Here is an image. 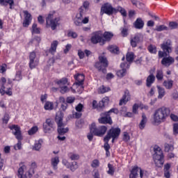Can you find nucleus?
Segmentation results:
<instances>
[{"mask_svg":"<svg viewBox=\"0 0 178 178\" xmlns=\"http://www.w3.org/2000/svg\"><path fill=\"white\" fill-rule=\"evenodd\" d=\"M169 116H170V108L165 106L160 107L153 113V123L159 125L166 122Z\"/></svg>","mask_w":178,"mask_h":178,"instance_id":"f257e3e1","label":"nucleus"},{"mask_svg":"<svg viewBox=\"0 0 178 178\" xmlns=\"http://www.w3.org/2000/svg\"><path fill=\"white\" fill-rule=\"evenodd\" d=\"M56 11H50L49 13L46 17V29H51V30H55L58 26H59V22H60V17H56Z\"/></svg>","mask_w":178,"mask_h":178,"instance_id":"f03ea898","label":"nucleus"},{"mask_svg":"<svg viewBox=\"0 0 178 178\" xmlns=\"http://www.w3.org/2000/svg\"><path fill=\"white\" fill-rule=\"evenodd\" d=\"M154 154L153 156L154 162L157 168H162L165 163V156L162 149L158 145L154 147Z\"/></svg>","mask_w":178,"mask_h":178,"instance_id":"7ed1b4c3","label":"nucleus"},{"mask_svg":"<svg viewBox=\"0 0 178 178\" xmlns=\"http://www.w3.org/2000/svg\"><path fill=\"white\" fill-rule=\"evenodd\" d=\"M99 61H97L94 64V67L98 70V72H102L104 74H106V67L109 66V61L105 56H99Z\"/></svg>","mask_w":178,"mask_h":178,"instance_id":"20e7f679","label":"nucleus"},{"mask_svg":"<svg viewBox=\"0 0 178 178\" xmlns=\"http://www.w3.org/2000/svg\"><path fill=\"white\" fill-rule=\"evenodd\" d=\"M90 133H92L96 137H104L108 131V127L105 125L97 127L95 122H92L90 126Z\"/></svg>","mask_w":178,"mask_h":178,"instance_id":"39448f33","label":"nucleus"},{"mask_svg":"<svg viewBox=\"0 0 178 178\" xmlns=\"http://www.w3.org/2000/svg\"><path fill=\"white\" fill-rule=\"evenodd\" d=\"M121 130L120 128L116 127L113 128L112 127L110 129L106 136L104 138V143H109V140L112 138V137H115L117 138H119V136H120Z\"/></svg>","mask_w":178,"mask_h":178,"instance_id":"423d86ee","label":"nucleus"},{"mask_svg":"<svg viewBox=\"0 0 178 178\" xmlns=\"http://www.w3.org/2000/svg\"><path fill=\"white\" fill-rule=\"evenodd\" d=\"M90 42L93 44V45H97V44L104 45V42L102 40V31H96L93 32L90 37Z\"/></svg>","mask_w":178,"mask_h":178,"instance_id":"0eeeda50","label":"nucleus"},{"mask_svg":"<svg viewBox=\"0 0 178 178\" xmlns=\"http://www.w3.org/2000/svg\"><path fill=\"white\" fill-rule=\"evenodd\" d=\"M55 121L57 124L58 133L60 136H63V134L69 131V128H65V124L63 123V118L62 117L56 116Z\"/></svg>","mask_w":178,"mask_h":178,"instance_id":"6e6552de","label":"nucleus"},{"mask_svg":"<svg viewBox=\"0 0 178 178\" xmlns=\"http://www.w3.org/2000/svg\"><path fill=\"white\" fill-rule=\"evenodd\" d=\"M8 129L12 131V134L15 136L19 141L23 140V135L22 134V128L18 124H12L8 126Z\"/></svg>","mask_w":178,"mask_h":178,"instance_id":"1a4fd4ad","label":"nucleus"},{"mask_svg":"<svg viewBox=\"0 0 178 178\" xmlns=\"http://www.w3.org/2000/svg\"><path fill=\"white\" fill-rule=\"evenodd\" d=\"M55 130V122L51 118H47L43 123L44 133H52Z\"/></svg>","mask_w":178,"mask_h":178,"instance_id":"9d476101","label":"nucleus"},{"mask_svg":"<svg viewBox=\"0 0 178 178\" xmlns=\"http://www.w3.org/2000/svg\"><path fill=\"white\" fill-rule=\"evenodd\" d=\"M40 63V60L37 58V54H35V51H31L29 54V68L33 70V69H35L38 64Z\"/></svg>","mask_w":178,"mask_h":178,"instance_id":"9b49d317","label":"nucleus"},{"mask_svg":"<svg viewBox=\"0 0 178 178\" xmlns=\"http://www.w3.org/2000/svg\"><path fill=\"white\" fill-rule=\"evenodd\" d=\"M115 11L116 8H113V6H112V4L109 3H105L101 7L102 15H104V13H105V15H108V16H111V15H113Z\"/></svg>","mask_w":178,"mask_h":178,"instance_id":"f8f14e48","label":"nucleus"},{"mask_svg":"<svg viewBox=\"0 0 178 178\" xmlns=\"http://www.w3.org/2000/svg\"><path fill=\"white\" fill-rule=\"evenodd\" d=\"M27 169V167L26 165H24L23 163H19V168L17 171V176L19 178H31L33 177V174L30 172H26L24 175V170Z\"/></svg>","mask_w":178,"mask_h":178,"instance_id":"ddd939ff","label":"nucleus"},{"mask_svg":"<svg viewBox=\"0 0 178 178\" xmlns=\"http://www.w3.org/2000/svg\"><path fill=\"white\" fill-rule=\"evenodd\" d=\"M120 68L121 70H119L117 71L116 74L118 77H120V79H122L127 74V70L130 69V64L128 63H122L120 64Z\"/></svg>","mask_w":178,"mask_h":178,"instance_id":"4468645a","label":"nucleus"},{"mask_svg":"<svg viewBox=\"0 0 178 178\" xmlns=\"http://www.w3.org/2000/svg\"><path fill=\"white\" fill-rule=\"evenodd\" d=\"M144 41V35L142 33H138L134 35V37L131 38L130 44L132 48H136L138 44Z\"/></svg>","mask_w":178,"mask_h":178,"instance_id":"2eb2a0df","label":"nucleus"},{"mask_svg":"<svg viewBox=\"0 0 178 178\" xmlns=\"http://www.w3.org/2000/svg\"><path fill=\"white\" fill-rule=\"evenodd\" d=\"M101 116L102 117L98 119V122L101 124H112V123H113L112 118L106 112L102 113Z\"/></svg>","mask_w":178,"mask_h":178,"instance_id":"dca6fc26","label":"nucleus"},{"mask_svg":"<svg viewBox=\"0 0 178 178\" xmlns=\"http://www.w3.org/2000/svg\"><path fill=\"white\" fill-rule=\"evenodd\" d=\"M23 13L24 19L22 23V26L23 27H29L30 24H31V20H33V17L28 10H23Z\"/></svg>","mask_w":178,"mask_h":178,"instance_id":"f3484780","label":"nucleus"},{"mask_svg":"<svg viewBox=\"0 0 178 178\" xmlns=\"http://www.w3.org/2000/svg\"><path fill=\"white\" fill-rule=\"evenodd\" d=\"M161 49L167 53L168 55L169 54H172V40L168 39L165 40L163 44H161Z\"/></svg>","mask_w":178,"mask_h":178,"instance_id":"a211bd4d","label":"nucleus"},{"mask_svg":"<svg viewBox=\"0 0 178 178\" xmlns=\"http://www.w3.org/2000/svg\"><path fill=\"white\" fill-rule=\"evenodd\" d=\"M131 99L130 92L129 90H125L124 95H122V99L120 100L119 105L122 106V105H126L129 101Z\"/></svg>","mask_w":178,"mask_h":178,"instance_id":"6ab92c4d","label":"nucleus"},{"mask_svg":"<svg viewBox=\"0 0 178 178\" xmlns=\"http://www.w3.org/2000/svg\"><path fill=\"white\" fill-rule=\"evenodd\" d=\"M112 38H113V33L112 32L105 31L102 33L103 45H105L106 42H110Z\"/></svg>","mask_w":178,"mask_h":178,"instance_id":"aec40b11","label":"nucleus"},{"mask_svg":"<svg viewBox=\"0 0 178 178\" xmlns=\"http://www.w3.org/2000/svg\"><path fill=\"white\" fill-rule=\"evenodd\" d=\"M74 78L76 80L75 83L76 86H83V84H84V80L86 79L84 74L78 73L74 76Z\"/></svg>","mask_w":178,"mask_h":178,"instance_id":"412c9836","label":"nucleus"},{"mask_svg":"<svg viewBox=\"0 0 178 178\" xmlns=\"http://www.w3.org/2000/svg\"><path fill=\"white\" fill-rule=\"evenodd\" d=\"M175 63V58L169 56V57H163L161 60V65L163 66H165L166 67H169L172 63Z\"/></svg>","mask_w":178,"mask_h":178,"instance_id":"4be33fe9","label":"nucleus"},{"mask_svg":"<svg viewBox=\"0 0 178 178\" xmlns=\"http://www.w3.org/2000/svg\"><path fill=\"white\" fill-rule=\"evenodd\" d=\"M134 27L137 30H141L144 29V21L142 18L138 17L136 20L134 22Z\"/></svg>","mask_w":178,"mask_h":178,"instance_id":"5701e85b","label":"nucleus"},{"mask_svg":"<svg viewBox=\"0 0 178 178\" xmlns=\"http://www.w3.org/2000/svg\"><path fill=\"white\" fill-rule=\"evenodd\" d=\"M58 45H59V42H58V40H54L51 42V47L49 49V54H51V55H55V54L56 53Z\"/></svg>","mask_w":178,"mask_h":178,"instance_id":"b1692460","label":"nucleus"},{"mask_svg":"<svg viewBox=\"0 0 178 178\" xmlns=\"http://www.w3.org/2000/svg\"><path fill=\"white\" fill-rule=\"evenodd\" d=\"M88 8H90V2L88 1H84L83 5L79 8V13L81 15H86L87 13V11L88 10Z\"/></svg>","mask_w":178,"mask_h":178,"instance_id":"393cba45","label":"nucleus"},{"mask_svg":"<svg viewBox=\"0 0 178 178\" xmlns=\"http://www.w3.org/2000/svg\"><path fill=\"white\" fill-rule=\"evenodd\" d=\"M109 103V98L108 97H104L102 99V101H100L98 104L96 106L95 108H97V109H102L103 108H105V105H108V104Z\"/></svg>","mask_w":178,"mask_h":178,"instance_id":"a878e982","label":"nucleus"},{"mask_svg":"<svg viewBox=\"0 0 178 178\" xmlns=\"http://www.w3.org/2000/svg\"><path fill=\"white\" fill-rule=\"evenodd\" d=\"M84 15L85 14H81V13H79V14L76 15V17L74 19V23L75 26H80L83 25L82 19Z\"/></svg>","mask_w":178,"mask_h":178,"instance_id":"bb28decb","label":"nucleus"},{"mask_svg":"<svg viewBox=\"0 0 178 178\" xmlns=\"http://www.w3.org/2000/svg\"><path fill=\"white\" fill-rule=\"evenodd\" d=\"M147 115H145V113H142V120L139 123V129L140 130H144L145 129V125L147 124Z\"/></svg>","mask_w":178,"mask_h":178,"instance_id":"cd10ccee","label":"nucleus"},{"mask_svg":"<svg viewBox=\"0 0 178 178\" xmlns=\"http://www.w3.org/2000/svg\"><path fill=\"white\" fill-rule=\"evenodd\" d=\"M138 170H140V168L138 165L134 166L131 170V173L129 175V178L138 177Z\"/></svg>","mask_w":178,"mask_h":178,"instance_id":"c85d7f7f","label":"nucleus"},{"mask_svg":"<svg viewBox=\"0 0 178 178\" xmlns=\"http://www.w3.org/2000/svg\"><path fill=\"white\" fill-rule=\"evenodd\" d=\"M55 83L60 87L62 86H69V79H67L66 77H63L60 79L56 80Z\"/></svg>","mask_w":178,"mask_h":178,"instance_id":"c756f323","label":"nucleus"},{"mask_svg":"<svg viewBox=\"0 0 178 178\" xmlns=\"http://www.w3.org/2000/svg\"><path fill=\"white\" fill-rule=\"evenodd\" d=\"M107 49L111 54H115V55H119L120 54L119 47L116 45L111 44L108 47Z\"/></svg>","mask_w":178,"mask_h":178,"instance_id":"7c9ffc66","label":"nucleus"},{"mask_svg":"<svg viewBox=\"0 0 178 178\" xmlns=\"http://www.w3.org/2000/svg\"><path fill=\"white\" fill-rule=\"evenodd\" d=\"M173 83L174 81L172 79L165 80L163 81V86L166 90H172L173 88Z\"/></svg>","mask_w":178,"mask_h":178,"instance_id":"2f4dec72","label":"nucleus"},{"mask_svg":"<svg viewBox=\"0 0 178 178\" xmlns=\"http://www.w3.org/2000/svg\"><path fill=\"white\" fill-rule=\"evenodd\" d=\"M2 6H8L9 5L10 9H13V6H15V1L13 0H3L2 2H0Z\"/></svg>","mask_w":178,"mask_h":178,"instance_id":"473e14b6","label":"nucleus"},{"mask_svg":"<svg viewBox=\"0 0 178 178\" xmlns=\"http://www.w3.org/2000/svg\"><path fill=\"white\" fill-rule=\"evenodd\" d=\"M59 157L56 156L54 158H51V164L53 166L54 170H56L58 169V165H59Z\"/></svg>","mask_w":178,"mask_h":178,"instance_id":"72a5a7b5","label":"nucleus"},{"mask_svg":"<svg viewBox=\"0 0 178 178\" xmlns=\"http://www.w3.org/2000/svg\"><path fill=\"white\" fill-rule=\"evenodd\" d=\"M157 89H158V94H159L157 98L159 99H162V98H163L166 94V92L165 91V88L159 86H157Z\"/></svg>","mask_w":178,"mask_h":178,"instance_id":"f704fd0d","label":"nucleus"},{"mask_svg":"<svg viewBox=\"0 0 178 178\" xmlns=\"http://www.w3.org/2000/svg\"><path fill=\"white\" fill-rule=\"evenodd\" d=\"M155 83V76L154 75H149L146 79L147 87H151Z\"/></svg>","mask_w":178,"mask_h":178,"instance_id":"c9c22d12","label":"nucleus"},{"mask_svg":"<svg viewBox=\"0 0 178 178\" xmlns=\"http://www.w3.org/2000/svg\"><path fill=\"white\" fill-rule=\"evenodd\" d=\"M124 26L121 30V34L122 37H127L129 35V25L126 23V21H124Z\"/></svg>","mask_w":178,"mask_h":178,"instance_id":"e433bc0d","label":"nucleus"},{"mask_svg":"<svg viewBox=\"0 0 178 178\" xmlns=\"http://www.w3.org/2000/svg\"><path fill=\"white\" fill-rule=\"evenodd\" d=\"M118 12H120L123 17H126L127 16V12L124 8H123V7L118 6L115 8V14L118 13Z\"/></svg>","mask_w":178,"mask_h":178,"instance_id":"4c0bfd02","label":"nucleus"},{"mask_svg":"<svg viewBox=\"0 0 178 178\" xmlns=\"http://www.w3.org/2000/svg\"><path fill=\"white\" fill-rule=\"evenodd\" d=\"M44 111H54V102L47 101L44 106Z\"/></svg>","mask_w":178,"mask_h":178,"instance_id":"58836bf2","label":"nucleus"},{"mask_svg":"<svg viewBox=\"0 0 178 178\" xmlns=\"http://www.w3.org/2000/svg\"><path fill=\"white\" fill-rule=\"evenodd\" d=\"M156 78L158 81H162L163 80V71L162 70H156Z\"/></svg>","mask_w":178,"mask_h":178,"instance_id":"ea45409f","label":"nucleus"},{"mask_svg":"<svg viewBox=\"0 0 178 178\" xmlns=\"http://www.w3.org/2000/svg\"><path fill=\"white\" fill-rule=\"evenodd\" d=\"M175 149V147L172 144L165 143L164 144V151L165 152H172Z\"/></svg>","mask_w":178,"mask_h":178,"instance_id":"a19ab883","label":"nucleus"},{"mask_svg":"<svg viewBox=\"0 0 178 178\" xmlns=\"http://www.w3.org/2000/svg\"><path fill=\"white\" fill-rule=\"evenodd\" d=\"M127 61L129 63H131L133 60H134V53L133 52H127L126 54Z\"/></svg>","mask_w":178,"mask_h":178,"instance_id":"79ce46f5","label":"nucleus"},{"mask_svg":"<svg viewBox=\"0 0 178 178\" xmlns=\"http://www.w3.org/2000/svg\"><path fill=\"white\" fill-rule=\"evenodd\" d=\"M37 24L33 23L32 25V34H40L41 33V29L37 27Z\"/></svg>","mask_w":178,"mask_h":178,"instance_id":"37998d69","label":"nucleus"},{"mask_svg":"<svg viewBox=\"0 0 178 178\" xmlns=\"http://www.w3.org/2000/svg\"><path fill=\"white\" fill-rule=\"evenodd\" d=\"M104 148L106 151V156H111V152H109V149H111V145H109V142H104Z\"/></svg>","mask_w":178,"mask_h":178,"instance_id":"c03bdc74","label":"nucleus"},{"mask_svg":"<svg viewBox=\"0 0 178 178\" xmlns=\"http://www.w3.org/2000/svg\"><path fill=\"white\" fill-rule=\"evenodd\" d=\"M108 170L107 171L108 175L110 176H113L115 175V167L113 165L108 163Z\"/></svg>","mask_w":178,"mask_h":178,"instance_id":"a18cd8bd","label":"nucleus"},{"mask_svg":"<svg viewBox=\"0 0 178 178\" xmlns=\"http://www.w3.org/2000/svg\"><path fill=\"white\" fill-rule=\"evenodd\" d=\"M147 51H149L150 54H154V55L156 54V52H157L156 46L153 44H149L147 47Z\"/></svg>","mask_w":178,"mask_h":178,"instance_id":"49530a36","label":"nucleus"},{"mask_svg":"<svg viewBox=\"0 0 178 178\" xmlns=\"http://www.w3.org/2000/svg\"><path fill=\"white\" fill-rule=\"evenodd\" d=\"M68 156L71 161H77L80 159V156L79 154L72 152L68 154Z\"/></svg>","mask_w":178,"mask_h":178,"instance_id":"de8ad7c7","label":"nucleus"},{"mask_svg":"<svg viewBox=\"0 0 178 178\" xmlns=\"http://www.w3.org/2000/svg\"><path fill=\"white\" fill-rule=\"evenodd\" d=\"M38 131V127H33L31 129L28 131V134L29 136H33Z\"/></svg>","mask_w":178,"mask_h":178,"instance_id":"09e8293b","label":"nucleus"},{"mask_svg":"<svg viewBox=\"0 0 178 178\" xmlns=\"http://www.w3.org/2000/svg\"><path fill=\"white\" fill-rule=\"evenodd\" d=\"M122 140L124 143H129V141H130V135L129 134V132L124 131L123 133Z\"/></svg>","mask_w":178,"mask_h":178,"instance_id":"8fccbe9b","label":"nucleus"},{"mask_svg":"<svg viewBox=\"0 0 178 178\" xmlns=\"http://www.w3.org/2000/svg\"><path fill=\"white\" fill-rule=\"evenodd\" d=\"M109 116H111V113H114L115 115H119V109L117 108H113L110 109L108 111H106Z\"/></svg>","mask_w":178,"mask_h":178,"instance_id":"3c124183","label":"nucleus"},{"mask_svg":"<svg viewBox=\"0 0 178 178\" xmlns=\"http://www.w3.org/2000/svg\"><path fill=\"white\" fill-rule=\"evenodd\" d=\"M60 91L61 94H66V92H69V91H70V89L69 88V87H67V85H65L60 87Z\"/></svg>","mask_w":178,"mask_h":178,"instance_id":"603ef678","label":"nucleus"},{"mask_svg":"<svg viewBox=\"0 0 178 178\" xmlns=\"http://www.w3.org/2000/svg\"><path fill=\"white\" fill-rule=\"evenodd\" d=\"M8 65H6V63L2 64L1 65H0V73H1L2 74H3V73H6Z\"/></svg>","mask_w":178,"mask_h":178,"instance_id":"864d4df0","label":"nucleus"},{"mask_svg":"<svg viewBox=\"0 0 178 178\" xmlns=\"http://www.w3.org/2000/svg\"><path fill=\"white\" fill-rule=\"evenodd\" d=\"M172 131H173L174 136H177V134H178V122L173 124Z\"/></svg>","mask_w":178,"mask_h":178,"instance_id":"5fc2aeb1","label":"nucleus"},{"mask_svg":"<svg viewBox=\"0 0 178 178\" xmlns=\"http://www.w3.org/2000/svg\"><path fill=\"white\" fill-rule=\"evenodd\" d=\"M34 169H37V163H35V162H33L31 164V168L28 172H30V173H31L33 175H34Z\"/></svg>","mask_w":178,"mask_h":178,"instance_id":"6e6d98bb","label":"nucleus"},{"mask_svg":"<svg viewBox=\"0 0 178 178\" xmlns=\"http://www.w3.org/2000/svg\"><path fill=\"white\" fill-rule=\"evenodd\" d=\"M33 42H36L37 45H40V42H41V37L35 36L34 38L31 41V44H33Z\"/></svg>","mask_w":178,"mask_h":178,"instance_id":"4d7b16f0","label":"nucleus"},{"mask_svg":"<svg viewBox=\"0 0 178 178\" xmlns=\"http://www.w3.org/2000/svg\"><path fill=\"white\" fill-rule=\"evenodd\" d=\"M10 119V117L9 116V114L8 113L4 114V116L2 118L3 123H4L5 124H8Z\"/></svg>","mask_w":178,"mask_h":178,"instance_id":"13d9d810","label":"nucleus"},{"mask_svg":"<svg viewBox=\"0 0 178 178\" xmlns=\"http://www.w3.org/2000/svg\"><path fill=\"white\" fill-rule=\"evenodd\" d=\"M90 166H92V168H99V160L94 159L92 161V163H91Z\"/></svg>","mask_w":178,"mask_h":178,"instance_id":"bf43d9fd","label":"nucleus"},{"mask_svg":"<svg viewBox=\"0 0 178 178\" xmlns=\"http://www.w3.org/2000/svg\"><path fill=\"white\" fill-rule=\"evenodd\" d=\"M108 91H111V88L109 87L106 88L104 86H102V88H100L101 94H105V92H108Z\"/></svg>","mask_w":178,"mask_h":178,"instance_id":"052dcab7","label":"nucleus"},{"mask_svg":"<svg viewBox=\"0 0 178 178\" xmlns=\"http://www.w3.org/2000/svg\"><path fill=\"white\" fill-rule=\"evenodd\" d=\"M156 31H163V30H168V26L165 25H160L156 27Z\"/></svg>","mask_w":178,"mask_h":178,"instance_id":"680f3d73","label":"nucleus"},{"mask_svg":"<svg viewBox=\"0 0 178 178\" xmlns=\"http://www.w3.org/2000/svg\"><path fill=\"white\" fill-rule=\"evenodd\" d=\"M70 170H72V172H74V170H76V169H77L79 168V165H77V162L74 161L72 163V165H70Z\"/></svg>","mask_w":178,"mask_h":178,"instance_id":"e2e57ef3","label":"nucleus"},{"mask_svg":"<svg viewBox=\"0 0 178 178\" xmlns=\"http://www.w3.org/2000/svg\"><path fill=\"white\" fill-rule=\"evenodd\" d=\"M169 27H170L172 30H175V29H177L178 23L176 22H171L169 23Z\"/></svg>","mask_w":178,"mask_h":178,"instance_id":"0e129e2a","label":"nucleus"},{"mask_svg":"<svg viewBox=\"0 0 178 178\" xmlns=\"http://www.w3.org/2000/svg\"><path fill=\"white\" fill-rule=\"evenodd\" d=\"M79 35H77V33L74 31H70L67 33V37H72V38H77Z\"/></svg>","mask_w":178,"mask_h":178,"instance_id":"69168bd1","label":"nucleus"},{"mask_svg":"<svg viewBox=\"0 0 178 178\" xmlns=\"http://www.w3.org/2000/svg\"><path fill=\"white\" fill-rule=\"evenodd\" d=\"M76 101V98L73 97H67L65 100V104H73Z\"/></svg>","mask_w":178,"mask_h":178,"instance_id":"338daca9","label":"nucleus"},{"mask_svg":"<svg viewBox=\"0 0 178 178\" xmlns=\"http://www.w3.org/2000/svg\"><path fill=\"white\" fill-rule=\"evenodd\" d=\"M22 79H23V76H22V71L17 72V73L15 74V80L17 81H20V80H22Z\"/></svg>","mask_w":178,"mask_h":178,"instance_id":"774afa93","label":"nucleus"}]
</instances>
